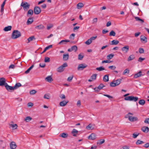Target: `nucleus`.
Masks as SVG:
<instances>
[{"instance_id": "11", "label": "nucleus", "mask_w": 149, "mask_h": 149, "mask_svg": "<svg viewBox=\"0 0 149 149\" xmlns=\"http://www.w3.org/2000/svg\"><path fill=\"white\" fill-rule=\"evenodd\" d=\"M129 46L127 45L122 47L121 48V50L123 52L125 53H127L129 50Z\"/></svg>"}, {"instance_id": "41", "label": "nucleus", "mask_w": 149, "mask_h": 149, "mask_svg": "<svg viewBox=\"0 0 149 149\" xmlns=\"http://www.w3.org/2000/svg\"><path fill=\"white\" fill-rule=\"evenodd\" d=\"M114 56V55L113 54H109L107 56V58L108 60L110 59L113 57Z\"/></svg>"}, {"instance_id": "53", "label": "nucleus", "mask_w": 149, "mask_h": 149, "mask_svg": "<svg viewBox=\"0 0 149 149\" xmlns=\"http://www.w3.org/2000/svg\"><path fill=\"white\" fill-rule=\"evenodd\" d=\"M68 135L67 134H65L64 133H62V134L61 135V136L63 138H66L67 137Z\"/></svg>"}, {"instance_id": "18", "label": "nucleus", "mask_w": 149, "mask_h": 149, "mask_svg": "<svg viewBox=\"0 0 149 149\" xmlns=\"http://www.w3.org/2000/svg\"><path fill=\"white\" fill-rule=\"evenodd\" d=\"M45 80L49 82H51L53 79L51 76H48L45 78Z\"/></svg>"}, {"instance_id": "1", "label": "nucleus", "mask_w": 149, "mask_h": 149, "mask_svg": "<svg viewBox=\"0 0 149 149\" xmlns=\"http://www.w3.org/2000/svg\"><path fill=\"white\" fill-rule=\"evenodd\" d=\"M21 36V33L18 30H14L12 34L11 38L13 39H15Z\"/></svg>"}, {"instance_id": "20", "label": "nucleus", "mask_w": 149, "mask_h": 149, "mask_svg": "<svg viewBox=\"0 0 149 149\" xmlns=\"http://www.w3.org/2000/svg\"><path fill=\"white\" fill-rule=\"evenodd\" d=\"M69 54H63V59L64 61H67L68 60L69 58Z\"/></svg>"}, {"instance_id": "7", "label": "nucleus", "mask_w": 149, "mask_h": 149, "mask_svg": "<svg viewBox=\"0 0 149 149\" xmlns=\"http://www.w3.org/2000/svg\"><path fill=\"white\" fill-rule=\"evenodd\" d=\"M87 67V65L85 64L82 63L78 65L77 68L78 70H82Z\"/></svg>"}, {"instance_id": "59", "label": "nucleus", "mask_w": 149, "mask_h": 149, "mask_svg": "<svg viewBox=\"0 0 149 149\" xmlns=\"http://www.w3.org/2000/svg\"><path fill=\"white\" fill-rule=\"evenodd\" d=\"M62 99L65 98V95L63 94H61L59 96Z\"/></svg>"}, {"instance_id": "9", "label": "nucleus", "mask_w": 149, "mask_h": 149, "mask_svg": "<svg viewBox=\"0 0 149 149\" xmlns=\"http://www.w3.org/2000/svg\"><path fill=\"white\" fill-rule=\"evenodd\" d=\"M6 80L5 78L2 77L0 78V86H5L6 84Z\"/></svg>"}, {"instance_id": "33", "label": "nucleus", "mask_w": 149, "mask_h": 149, "mask_svg": "<svg viewBox=\"0 0 149 149\" xmlns=\"http://www.w3.org/2000/svg\"><path fill=\"white\" fill-rule=\"evenodd\" d=\"M135 58V56L134 55H130L128 58L127 59V61H130Z\"/></svg>"}, {"instance_id": "51", "label": "nucleus", "mask_w": 149, "mask_h": 149, "mask_svg": "<svg viewBox=\"0 0 149 149\" xmlns=\"http://www.w3.org/2000/svg\"><path fill=\"white\" fill-rule=\"evenodd\" d=\"M37 91L34 90H31L30 91V94L31 95H34L36 93Z\"/></svg>"}, {"instance_id": "61", "label": "nucleus", "mask_w": 149, "mask_h": 149, "mask_svg": "<svg viewBox=\"0 0 149 149\" xmlns=\"http://www.w3.org/2000/svg\"><path fill=\"white\" fill-rule=\"evenodd\" d=\"M97 38V36H93L91 37L90 39L91 40V42H92V41L93 40H94L95 39H96Z\"/></svg>"}, {"instance_id": "57", "label": "nucleus", "mask_w": 149, "mask_h": 149, "mask_svg": "<svg viewBox=\"0 0 149 149\" xmlns=\"http://www.w3.org/2000/svg\"><path fill=\"white\" fill-rule=\"evenodd\" d=\"M108 68L111 70H114L116 68V67L114 65H112L109 66Z\"/></svg>"}, {"instance_id": "44", "label": "nucleus", "mask_w": 149, "mask_h": 149, "mask_svg": "<svg viewBox=\"0 0 149 149\" xmlns=\"http://www.w3.org/2000/svg\"><path fill=\"white\" fill-rule=\"evenodd\" d=\"M109 35L110 36H114L116 35V33L114 31L112 30L110 32Z\"/></svg>"}, {"instance_id": "25", "label": "nucleus", "mask_w": 149, "mask_h": 149, "mask_svg": "<svg viewBox=\"0 0 149 149\" xmlns=\"http://www.w3.org/2000/svg\"><path fill=\"white\" fill-rule=\"evenodd\" d=\"M9 125L10 126V127H12L13 130L16 129L17 128V125L16 124H10Z\"/></svg>"}, {"instance_id": "8", "label": "nucleus", "mask_w": 149, "mask_h": 149, "mask_svg": "<svg viewBox=\"0 0 149 149\" xmlns=\"http://www.w3.org/2000/svg\"><path fill=\"white\" fill-rule=\"evenodd\" d=\"M5 87L6 88V89L8 91L11 92V91L14 90L13 88V87L9 86L7 83L6 84V85L5 86Z\"/></svg>"}, {"instance_id": "24", "label": "nucleus", "mask_w": 149, "mask_h": 149, "mask_svg": "<svg viewBox=\"0 0 149 149\" xmlns=\"http://www.w3.org/2000/svg\"><path fill=\"white\" fill-rule=\"evenodd\" d=\"M45 28L44 26L42 24H40L35 27V28L38 29H42Z\"/></svg>"}, {"instance_id": "43", "label": "nucleus", "mask_w": 149, "mask_h": 149, "mask_svg": "<svg viewBox=\"0 0 149 149\" xmlns=\"http://www.w3.org/2000/svg\"><path fill=\"white\" fill-rule=\"evenodd\" d=\"M144 143V142L140 140H138L136 142V145H139Z\"/></svg>"}, {"instance_id": "16", "label": "nucleus", "mask_w": 149, "mask_h": 149, "mask_svg": "<svg viewBox=\"0 0 149 149\" xmlns=\"http://www.w3.org/2000/svg\"><path fill=\"white\" fill-rule=\"evenodd\" d=\"M141 130L144 132L147 133L149 131V128L147 127L143 126L142 127Z\"/></svg>"}, {"instance_id": "12", "label": "nucleus", "mask_w": 149, "mask_h": 149, "mask_svg": "<svg viewBox=\"0 0 149 149\" xmlns=\"http://www.w3.org/2000/svg\"><path fill=\"white\" fill-rule=\"evenodd\" d=\"M10 147L11 149H15L17 147L16 143L14 142H12L10 144Z\"/></svg>"}, {"instance_id": "45", "label": "nucleus", "mask_w": 149, "mask_h": 149, "mask_svg": "<svg viewBox=\"0 0 149 149\" xmlns=\"http://www.w3.org/2000/svg\"><path fill=\"white\" fill-rule=\"evenodd\" d=\"M104 142L105 140L104 139H101L99 140V142H97V144L101 145L104 143Z\"/></svg>"}, {"instance_id": "47", "label": "nucleus", "mask_w": 149, "mask_h": 149, "mask_svg": "<svg viewBox=\"0 0 149 149\" xmlns=\"http://www.w3.org/2000/svg\"><path fill=\"white\" fill-rule=\"evenodd\" d=\"M45 62L46 63L49 62L50 61V58L49 57H46L44 59Z\"/></svg>"}, {"instance_id": "60", "label": "nucleus", "mask_w": 149, "mask_h": 149, "mask_svg": "<svg viewBox=\"0 0 149 149\" xmlns=\"http://www.w3.org/2000/svg\"><path fill=\"white\" fill-rule=\"evenodd\" d=\"M45 63H40L39 64L41 68H44L45 66Z\"/></svg>"}, {"instance_id": "35", "label": "nucleus", "mask_w": 149, "mask_h": 149, "mask_svg": "<svg viewBox=\"0 0 149 149\" xmlns=\"http://www.w3.org/2000/svg\"><path fill=\"white\" fill-rule=\"evenodd\" d=\"M135 19L136 21H139L141 23H142L144 22V21L142 19H140L138 17H135Z\"/></svg>"}, {"instance_id": "28", "label": "nucleus", "mask_w": 149, "mask_h": 149, "mask_svg": "<svg viewBox=\"0 0 149 149\" xmlns=\"http://www.w3.org/2000/svg\"><path fill=\"white\" fill-rule=\"evenodd\" d=\"M119 42L118 41L116 40H113L111 41V45H116L118 44Z\"/></svg>"}, {"instance_id": "30", "label": "nucleus", "mask_w": 149, "mask_h": 149, "mask_svg": "<svg viewBox=\"0 0 149 149\" xmlns=\"http://www.w3.org/2000/svg\"><path fill=\"white\" fill-rule=\"evenodd\" d=\"M122 79H120L114 81L116 86L118 85L121 83Z\"/></svg>"}, {"instance_id": "31", "label": "nucleus", "mask_w": 149, "mask_h": 149, "mask_svg": "<svg viewBox=\"0 0 149 149\" xmlns=\"http://www.w3.org/2000/svg\"><path fill=\"white\" fill-rule=\"evenodd\" d=\"M34 65H32L26 71H25V73L26 74L29 73L30 72V71L34 67Z\"/></svg>"}, {"instance_id": "64", "label": "nucleus", "mask_w": 149, "mask_h": 149, "mask_svg": "<svg viewBox=\"0 0 149 149\" xmlns=\"http://www.w3.org/2000/svg\"><path fill=\"white\" fill-rule=\"evenodd\" d=\"M144 122L146 123L149 124V118H146Z\"/></svg>"}, {"instance_id": "26", "label": "nucleus", "mask_w": 149, "mask_h": 149, "mask_svg": "<svg viewBox=\"0 0 149 149\" xmlns=\"http://www.w3.org/2000/svg\"><path fill=\"white\" fill-rule=\"evenodd\" d=\"M68 102H66L64 101H63L60 102L59 104L61 106H64L67 104Z\"/></svg>"}, {"instance_id": "50", "label": "nucleus", "mask_w": 149, "mask_h": 149, "mask_svg": "<svg viewBox=\"0 0 149 149\" xmlns=\"http://www.w3.org/2000/svg\"><path fill=\"white\" fill-rule=\"evenodd\" d=\"M75 36V34L74 33L72 34L69 37V38L72 40H73L74 39V37Z\"/></svg>"}, {"instance_id": "27", "label": "nucleus", "mask_w": 149, "mask_h": 149, "mask_svg": "<svg viewBox=\"0 0 149 149\" xmlns=\"http://www.w3.org/2000/svg\"><path fill=\"white\" fill-rule=\"evenodd\" d=\"M103 80L104 82H107L109 81V76L108 75H104L103 77Z\"/></svg>"}, {"instance_id": "19", "label": "nucleus", "mask_w": 149, "mask_h": 149, "mask_svg": "<svg viewBox=\"0 0 149 149\" xmlns=\"http://www.w3.org/2000/svg\"><path fill=\"white\" fill-rule=\"evenodd\" d=\"M21 86V84L19 83H16L15 85L13 86L14 90L17 89Z\"/></svg>"}, {"instance_id": "39", "label": "nucleus", "mask_w": 149, "mask_h": 149, "mask_svg": "<svg viewBox=\"0 0 149 149\" xmlns=\"http://www.w3.org/2000/svg\"><path fill=\"white\" fill-rule=\"evenodd\" d=\"M35 38L34 36H32L29 37L28 39V42L27 43H29L31 41L33 40V39H35Z\"/></svg>"}, {"instance_id": "42", "label": "nucleus", "mask_w": 149, "mask_h": 149, "mask_svg": "<svg viewBox=\"0 0 149 149\" xmlns=\"http://www.w3.org/2000/svg\"><path fill=\"white\" fill-rule=\"evenodd\" d=\"M71 48L72 51H74L76 52L77 50V47L76 45H74L71 47Z\"/></svg>"}, {"instance_id": "55", "label": "nucleus", "mask_w": 149, "mask_h": 149, "mask_svg": "<svg viewBox=\"0 0 149 149\" xmlns=\"http://www.w3.org/2000/svg\"><path fill=\"white\" fill-rule=\"evenodd\" d=\"M73 77V76L68 77L67 79V81L69 82H70L72 80Z\"/></svg>"}, {"instance_id": "46", "label": "nucleus", "mask_w": 149, "mask_h": 149, "mask_svg": "<svg viewBox=\"0 0 149 149\" xmlns=\"http://www.w3.org/2000/svg\"><path fill=\"white\" fill-rule=\"evenodd\" d=\"M110 85L111 87H115L117 86L114 81L111 82L110 83Z\"/></svg>"}, {"instance_id": "13", "label": "nucleus", "mask_w": 149, "mask_h": 149, "mask_svg": "<svg viewBox=\"0 0 149 149\" xmlns=\"http://www.w3.org/2000/svg\"><path fill=\"white\" fill-rule=\"evenodd\" d=\"M96 138V135L94 133H92L88 137V139L91 140H94Z\"/></svg>"}, {"instance_id": "6", "label": "nucleus", "mask_w": 149, "mask_h": 149, "mask_svg": "<svg viewBox=\"0 0 149 149\" xmlns=\"http://www.w3.org/2000/svg\"><path fill=\"white\" fill-rule=\"evenodd\" d=\"M41 12V9L40 7L36 6L34 8V13L36 15L39 14Z\"/></svg>"}, {"instance_id": "29", "label": "nucleus", "mask_w": 149, "mask_h": 149, "mask_svg": "<svg viewBox=\"0 0 149 149\" xmlns=\"http://www.w3.org/2000/svg\"><path fill=\"white\" fill-rule=\"evenodd\" d=\"M33 14V10L32 9H30L29 10L27 13V16H29V15L31 16Z\"/></svg>"}, {"instance_id": "52", "label": "nucleus", "mask_w": 149, "mask_h": 149, "mask_svg": "<svg viewBox=\"0 0 149 149\" xmlns=\"http://www.w3.org/2000/svg\"><path fill=\"white\" fill-rule=\"evenodd\" d=\"M84 57V55H81L80 54L78 56V59L79 60H81Z\"/></svg>"}, {"instance_id": "62", "label": "nucleus", "mask_w": 149, "mask_h": 149, "mask_svg": "<svg viewBox=\"0 0 149 149\" xmlns=\"http://www.w3.org/2000/svg\"><path fill=\"white\" fill-rule=\"evenodd\" d=\"M97 38V36H93L91 37L90 39L91 40V42H92V41L93 40H94L95 39H96Z\"/></svg>"}, {"instance_id": "54", "label": "nucleus", "mask_w": 149, "mask_h": 149, "mask_svg": "<svg viewBox=\"0 0 149 149\" xmlns=\"http://www.w3.org/2000/svg\"><path fill=\"white\" fill-rule=\"evenodd\" d=\"M139 52L140 54H143L144 53V50L142 48H140L139 49Z\"/></svg>"}, {"instance_id": "58", "label": "nucleus", "mask_w": 149, "mask_h": 149, "mask_svg": "<svg viewBox=\"0 0 149 149\" xmlns=\"http://www.w3.org/2000/svg\"><path fill=\"white\" fill-rule=\"evenodd\" d=\"M97 18H94L92 20V24H94L97 22Z\"/></svg>"}, {"instance_id": "21", "label": "nucleus", "mask_w": 149, "mask_h": 149, "mask_svg": "<svg viewBox=\"0 0 149 149\" xmlns=\"http://www.w3.org/2000/svg\"><path fill=\"white\" fill-rule=\"evenodd\" d=\"M94 128V127L91 124H90L88 125L86 127V129L88 130H93Z\"/></svg>"}, {"instance_id": "15", "label": "nucleus", "mask_w": 149, "mask_h": 149, "mask_svg": "<svg viewBox=\"0 0 149 149\" xmlns=\"http://www.w3.org/2000/svg\"><path fill=\"white\" fill-rule=\"evenodd\" d=\"M141 42L144 43L147 42V38L144 36H141Z\"/></svg>"}, {"instance_id": "48", "label": "nucleus", "mask_w": 149, "mask_h": 149, "mask_svg": "<svg viewBox=\"0 0 149 149\" xmlns=\"http://www.w3.org/2000/svg\"><path fill=\"white\" fill-rule=\"evenodd\" d=\"M130 70L128 69H126L124 70L123 73V74L124 75L126 73L129 74V73Z\"/></svg>"}, {"instance_id": "3", "label": "nucleus", "mask_w": 149, "mask_h": 149, "mask_svg": "<svg viewBox=\"0 0 149 149\" xmlns=\"http://www.w3.org/2000/svg\"><path fill=\"white\" fill-rule=\"evenodd\" d=\"M138 99L137 97H134V96H129L125 97L124 100H125L134 101V102L136 101Z\"/></svg>"}, {"instance_id": "2", "label": "nucleus", "mask_w": 149, "mask_h": 149, "mask_svg": "<svg viewBox=\"0 0 149 149\" xmlns=\"http://www.w3.org/2000/svg\"><path fill=\"white\" fill-rule=\"evenodd\" d=\"M20 6L23 8V9L25 11H26L29 8L30 5L27 2L22 1Z\"/></svg>"}, {"instance_id": "36", "label": "nucleus", "mask_w": 149, "mask_h": 149, "mask_svg": "<svg viewBox=\"0 0 149 149\" xmlns=\"http://www.w3.org/2000/svg\"><path fill=\"white\" fill-rule=\"evenodd\" d=\"M145 103V101L143 99L140 100L139 102V103L141 105H143Z\"/></svg>"}, {"instance_id": "38", "label": "nucleus", "mask_w": 149, "mask_h": 149, "mask_svg": "<svg viewBox=\"0 0 149 149\" xmlns=\"http://www.w3.org/2000/svg\"><path fill=\"white\" fill-rule=\"evenodd\" d=\"M32 119V118L30 116L26 117L24 119V121L26 122H29Z\"/></svg>"}, {"instance_id": "56", "label": "nucleus", "mask_w": 149, "mask_h": 149, "mask_svg": "<svg viewBox=\"0 0 149 149\" xmlns=\"http://www.w3.org/2000/svg\"><path fill=\"white\" fill-rule=\"evenodd\" d=\"M104 85L102 84H101L100 85L98 86V88L100 89L101 90L102 88L104 87Z\"/></svg>"}, {"instance_id": "40", "label": "nucleus", "mask_w": 149, "mask_h": 149, "mask_svg": "<svg viewBox=\"0 0 149 149\" xmlns=\"http://www.w3.org/2000/svg\"><path fill=\"white\" fill-rule=\"evenodd\" d=\"M96 70L99 71H101L105 70V68L102 66H101L97 68H96Z\"/></svg>"}, {"instance_id": "49", "label": "nucleus", "mask_w": 149, "mask_h": 149, "mask_svg": "<svg viewBox=\"0 0 149 149\" xmlns=\"http://www.w3.org/2000/svg\"><path fill=\"white\" fill-rule=\"evenodd\" d=\"M92 42L91 41V40H90V39H89L85 42V43L87 45H89Z\"/></svg>"}, {"instance_id": "17", "label": "nucleus", "mask_w": 149, "mask_h": 149, "mask_svg": "<svg viewBox=\"0 0 149 149\" xmlns=\"http://www.w3.org/2000/svg\"><path fill=\"white\" fill-rule=\"evenodd\" d=\"M78 131L75 129H74L71 132V133L74 136H76Z\"/></svg>"}, {"instance_id": "63", "label": "nucleus", "mask_w": 149, "mask_h": 149, "mask_svg": "<svg viewBox=\"0 0 149 149\" xmlns=\"http://www.w3.org/2000/svg\"><path fill=\"white\" fill-rule=\"evenodd\" d=\"M145 59V58H142L141 57H140L139 58L138 61L140 62H142Z\"/></svg>"}, {"instance_id": "4", "label": "nucleus", "mask_w": 149, "mask_h": 149, "mask_svg": "<svg viewBox=\"0 0 149 149\" xmlns=\"http://www.w3.org/2000/svg\"><path fill=\"white\" fill-rule=\"evenodd\" d=\"M68 66L67 63H63L62 65L59 67L57 68V71L58 72H61L63 71L65 68Z\"/></svg>"}, {"instance_id": "14", "label": "nucleus", "mask_w": 149, "mask_h": 149, "mask_svg": "<svg viewBox=\"0 0 149 149\" xmlns=\"http://www.w3.org/2000/svg\"><path fill=\"white\" fill-rule=\"evenodd\" d=\"M70 41L68 40H63L60 42L58 44L59 45H65L66 44L67 42H70Z\"/></svg>"}, {"instance_id": "37", "label": "nucleus", "mask_w": 149, "mask_h": 149, "mask_svg": "<svg viewBox=\"0 0 149 149\" xmlns=\"http://www.w3.org/2000/svg\"><path fill=\"white\" fill-rule=\"evenodd\" d=\"M97 76V74H93L91 76V78L93 80H95L96 79Z\"/></svg>"}, {"instance_id": "22", "label": "nucleus", "mask_w": 149, "mask_h": 149, "mask_svg": "<svg viewBox=\"0 0 149 149\" xmlns=\"http://www.w3.org/2000/svg\"><path fill=\"white\" fill-rule=\"evenodd\" d=\"M33 21L32 18H30L27 20L26 24L27 25L31 24Z\"/></svg>"}, {"instance_id": "23", "label": "nucleus", "mask_w": 149, "mask_h": 149, "mask_svg": "<svg viewBox=\"0 0 149 149\" xmlns=\"http://www.w3.org/2000/svg\"><path fill=\"white\" fill-rule=\"evenodd\" d=\"M11 28L12 26H9L5 27L3 29V30L5 31H10L11 30Z\"/></svg>"}, {"instance_id": "34", "label": "nucleus", "mask_w": 149, "mask_h": 149, "mask_svg": "<svg viewBox=\"0 0 149 149\" xmlns=\"http://www.w3.org/2000/svg\"><path fill=\"white\" fill-rule=\"evenodd\" d=\"M52 47V45H49L47 47H46L42 52V53H44L45 52H46V51L47 50V49H49V48H51Z\"/></svg>"}, {"instance_id": "10", "label": "nucleus", "mask_w": 149, "mask_h": 149, "mask_svg": "<svg viewBox=\"0 0 149 149\" xmlns=\"http://www.w3.org/2000/svg\"><path fill=\"white\" fill-rule=\"evenodd\" d=\"M142 72L141 71H139L138 73H136L134 75V78H136L141 76H144V74H142Z\"/></svg>"}, {"instance_id": "5", "label": "nucleus", "mask_w": 149, "mask_h": 149, "mask_svg": "<svg viewBox=\"0 0 149 149\" xmlns=\"http://www.w3.org/2000/svg\"><path fill=\"white\" fill-rule=\"evenodd\" d=\"M128 114L133 115V114L131 113H129L128 114V118L129 120L131 122H134L138 120V118L136 117H132L128 115Z\"/></svg>"}, {"instance_id": "32", "label": "nucleus", "mask_w": 149, "mask_h": 149, "mask_svg": "<svg viewBox=\"0 0 149 149\" xmlns=\"http://www.w3.org/2000/svg\"><path fill=\"white\" fill-rule=\"evenodd\" d=\"M84 6V5L83 3H79L77 5V8L78 9H80Z\"/></svg>"}]
</instances>
